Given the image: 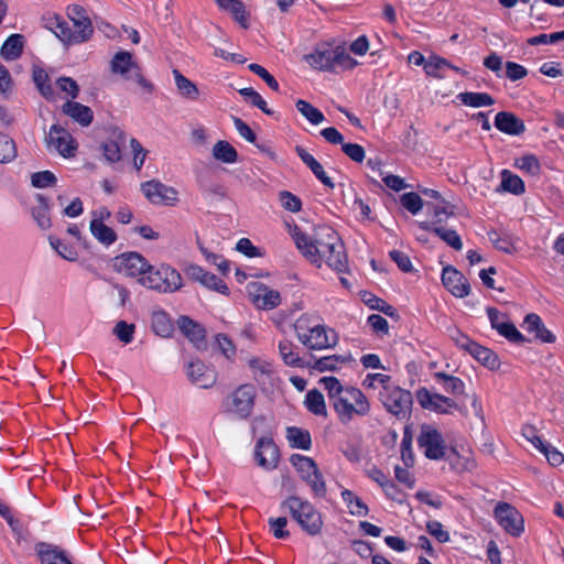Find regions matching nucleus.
I'll use <instances>...</instances> for the list:
<instances>
[{
    "mask_svg": "<svg viewBox=\"0 0 564 564\" xmlns=\"http://www.w3.org/2000/svg\"><path fill=\"white\" fill-rule=\"evenodd\" d=\"M89 230L91 235L102 245L109 246L117 239L116 232L104 223L90 221Z\"/></svg>",
    "mask_w": 564,
    "mask_h": 564,
    "instance_id": "nucleus-39",
    "label": "nucleus"
},
{
    "mask_svg": "<svg viewBox=\"0 0 564 564\" xmlns=\"http://www.w3.org/2000/svg\"><path fill=\"white\" fill-rule=\"evenodd\" d=\"M286 438L294 448L308 449L312 444L308 431L295 426L288 427Z\"/></svg>",
    "mask_w": 564,
    "mask_h": 564,
    "instance_id": "nucleus-36",
    "label": "nucleus"
},
{
    "mask_svg": "<svg viewBox=\"0 0 564 564\" xmlns=\"http://www.w3.org/2000/svg\"><path fill=\"white\" fill-rule=\"evenodd\" d=\"M254 455L262 468L273 469L278 465L279 449L271 438L261 437L256 445Z\"/></svg>",
    "mask_w": 564,
    "mask_h": 564,
    "instance_id": "nucleus-20",
    "label": "nucleus"
},
{
    "mask_svg": "<svg viewBox=\"0 0 564 564\" xmlns=\"http://www.w3.org/2000/svg\"><path fill=\"white\" fill-rule=\"evenodd\" d=\"M247 292L252 304L260 310L270 311L281 304L280 292L261 282H250Z\"/></svg>",
    "mask_w": 564,
    "mask_h": 564,
    "instance_id": "nucleus-15",
    "label": "nucleus"
},
{
    "mask_svg": "<svg viewBox=\"0 0 564 564\" xmlns=\"http://www.w3.org/2000/svg\"><path fill=\"white\" fill-rule=\"evenodd\" d=\"M354 361L355 359L351 354L330 355L322 357L315 360L313 364L308 362L306 368L318 372L337 371L340 369L341 365H349Z\"/></svg>",
    "mask_w": 564,
    "mask_h": 564,
    "instance_id": "nucleus-23",
    "label": "nucleus"
},
{
    "mask_svg": "<svg viewBox=\"0 0 564 564\" xmlns=\"http://www.w3.org/2000/svg\"><path fill=\"white\" fill-rule=\"evenodd\" d=\"M178 327L197 349L205 348V330L199 324L187 316H182L178 319Z\"/></svg>",
    "mask_w": 564,
    "mask_h": 564,
    "instance_id": "nucleus-27",
    "label": "nucleus"
},
{
    "mask_svg": "<svg viewBox=\"0 0 564 564\" xmlns=\"http://www.w3.org/2000/svg\"><path fill=\"white\" fill-rule=\"evenodd\" d=\"M442 282L456 297H465L470 293V284L463 273L447 265L443 269Z\"/></svg>",
    "mask_w": 564,
    "mask_h": 564,
    "instance_id": "nucleus-19",
    "label": "nucleus"
},
{
    "mask_svg": "<svg viewBox=\"0 0 564 564\" xmlns=\"http://www.w3.org/2000/svg\"><path fill=\"white\" fill-rule=\"evenodd\" d=\"M145 198L154 205L174 206L178 202V193L160 181L151 180L141 184Z\"/></svg>",
    "mask_w": 564,
    "mask_h": 564,
    "instance_id": "nucleus-14",
    "label": "nucleus"
},
{
    "mask_svg": "<svg viewBox=\"0 0 564 564\" xmlns=\"http://www.w3.org/2000/svg\"><path fill=\"white\" fill-rule=\"evenodd\" d=\"M447 68L462 73L460 68L452 65L446 58L433 54L427 57L424 72L430 77L443 79Z\"/></svg>",
    "mask_w": 564,
    "mask_h": 564,
    "instance_id": "nucleus-29",
    "label": "nucleus"
},
{
    "mask_svg": "<svg viewBox=\"0 0 564 564\" xmlns=\"http://www.w3.org/2000/svg\"><path fill=\"white\" fill-rule=\"evenodd\" d=\"M293 328L297 340L311 350H323L335 347L338 336L332 328H327L319 316L304 313L300 315Z\"/></svg>",
    "mask_w": 564,
    "mask_h": 564,
    "instance_id": "nucleus-3",
    "label": "nucleus"
},
{
    "mask_svg": "<svg viewBox=\"0 0 564 564\" xmlns=\"http://www.w3.org/2000/svg\"><path fill=\"white\" fill-rule=\"evenodd\" d=\"M248 67L253 74L262 78L271 89L279 90V83L263 66L252 63Z\"/></svg>",
    "mask_w": 564,
    "mask_h": 564,
    "instance_id": "nucleus-59",
    "label": "nucleus"
},
{
    "mask_svg": "<svg viewBox=\"0 0 564 564\" xmlns=\"http://www.w3.org/2000/svg\"><path fill=\"white\" fill-rule=\"evenodd\" d=\"M63 111L83 127L89 126L94 118L89 107L76 101H67L64 104Z\"/></svg>",
    "mask_w": 564,
    "mask_h": 564,
    "instance_id": "nucleus-30",
    "label": "nucleus"
},
{
    "mask_svg": "<svg viewBox=\"0 0 564 564\" xmlns=\"http://www.w3.org/2000/svg\"><path fill=\"white\" fill-rule=\"evenodd\" d=\"M202 285L206 286L207 289L214 290L220 294L228 295L229 289L227 284L217 278L215 274L210 272H206L205 275H203L202 281L199 282Z\"/></svg>",
    "mask_w": 564,
    "mask_h": 564,
    "instance_id": "nucleus-53",
    "label": "nucleus"
},
{
    "mask_svg": "<svg viewBox=\"0 0 564 564\" xmlns=\"http://www.w3.org/2000/svg\"><path fill=\"white\" fill-rule=\"evenodd\" d=\"M149 262L138 252H126L117 256L113 267L119 272L131 278H142L149 270Z\"/></svg>",
    "mask_w": 564,
    "mask_h": 564,
    "instance_id": "nucleus-17",
    "label": "nucleus"
},
{
    "mask_svg": "<svg viewBox=\"0 0 564 564\" xmlns=\"http://www.w3.org/2000/svg\"><path fill=\"white\" fill-rule=\"evenodd\" d=\"M358 65V62L352 58L343 47H334L333 54V72L337 69L350 70Z\"/></svg>",
    "mask_w": 564,
    "mask_h": 564,
    "instance_id": "nucleus-41",
    "label": "nucleus"
},
{
    "mask_svg": "<svg viewBox=\"0 0 564 564\" xmlns=\"http://www.w3.org/2000/svg\"><path fill=\"white\" fill-rule=\"evenodd\" d=\"M469 354L480 364L491 370L498 369L500 366L498 356L489 348L480 346L477 343L471 346V351Z\"/></svg>",
    "mask_w": 564,
    "mask_h": 564,
    "instance_id": "nucleus-34",
    "label": "nucleus"
},
{
    "mask_svg": "<svg viewBox=\"0 0 564 564\" xmlns=\"http://www.w3.org/2000/svg\"><path fill=\"white\" fill-rule=\"evenodd\" d=\"M239 94L245 97L246 100L251 102L254 107H258L267 115H272L273 111L267 107L265 100L257 93L253 88L239 89Z\"/></svg>",
    "mask_w": 564,
    "mask_h": 564,
    "instance_id": "nucleus-52",
    "label": "nucleus"
},
{
    "mask_svg": "<svg viewBox=\"0 0 564 564\" xmlns=\"http://www.w3.org/2000/svg\"><path fill=\"white\" fill-rule=\"evenodd\" d=\"M73 26H70L62 17L53 13L43 17L44 28L54 33L64 44L72 45L88 41L94 32L89 18L79 17L73 19Z\"/></svg>",
    "mask_w": 564,
    "mask_h": 564,
    "instance_id": "nucleus-4",
    "label": "nucleus"
},
{
    "mask_svg": "<svg viewBox=\"0 0 564 564\" xmlns=\"http://www.w3.org/2000/svg\"><path fill=\"white\" fill-rule=\"evenodd\" d=\"M424 228L430 229V227ZM431 230L453 249L460 250L463 248L462 239L455 230L446 229L443 227H433Z\"/></svg>",
    "mask_w": 564,
    "mask_h": 564,
    "instance_id": "nucleus-49",
    "label": "nucleus"
},
{
    "mask_svg": "<svg viewBox=\"0 0 564 564\" xmlns=\"http://www.w3.org/2000/svg\"><path fill=\"white\" fill-rule=\"evenodd\" d=\"M113 334L123 344H130L133 340L135 326L124 321H119L113 327Z\"/></svg>",
    "mask_w": 564,
    "mask_h": 564,
    "instance_id": "nucleus-51",
    "label": "nucleus"
},
{
    "mask_svg": "<svg viewBox=\"0 0 564 564\" xmlns=\"http://www.w3.org/2000/svg\"><path fill=\"white\" fill-rule=\"evenodd\" d=\"M290 232L297 249L312 264L321 268L323 263H326L339 273L347 271L348 259L345 247L334 229L319 227L313 237H308L297 226H294Z\"/></svg>",
    "mask_w": 564,
    "mask_h": 564,
    "instance_id": "nucleus-1",
    "label": "nucleus"
},
{
    "mask_svg": "<svg viewBox=\"0 0 564 564\" xmlns=\"http://www.w3.org/2000/svg\"><path fill=\"white\" fill-rule=\"evenodd\" d=\"M138 282L148 289L161 293H173L183 285L181 274L167 264H161L160 267L149 264V270Z\"/></svg>",
    "mask_w": 564,
    "mask_h": 564,
    "instance_id": "nucleus-6",
    "label": "nucleus"
},
{
    "mask_svg": "<svg viewBox=\"0 0 564 564\" xmlns=\"http://www.w3.org/2000/svg\"><path fill=\"white\" fill-rule=\"evenodd\" d=\"M318 383L326 391L340 424L348 425L356 417H364L370 413V402L360 389L343 384L338 378L333 376L321 378Z\"/></svg>",
    "mask_w": 564,
    "mask_h": 564,
    "instance_id": "nucleus-2",
    "label": "nucleus"
},
{
    "mask_svg": "<svg viewBox=\"0 0 564 564\" xmlns=\"http://www.w3.org/2000/svg\"><path fill=\"white\" fill-rule=\"evenodd\" d=\"M220 9L228 11L243 26H246L247 17L245 4L240 0H216Z\"/></svg>",
    "mask_w": 564,
    "mask_h": 564,
    "instance_id": "nucleus-43",
    "label": "nucleus"
},
{
    "mask_svg": "<svg viewBox=\"0 0 564 564\" xmlns=\"http://www.w3.org/2000/svg\"><path fill=\"white\" fill-rule=\"evenodd\" d=\"M306 409L317 416L327 417V406L323 393L317 389L310 390L304 400Z\"/></svg>",
    "mask_w": 564,
    "mask_h": 564,
    "instance_id": "nucleus-33",
    "label": "nucleus"
},
{
    "mask_svg": "<svg viewBox=\"0 0 564 564\" xmlns=\"http://www.w3.org/2000/svg\"><path fill=\"white\" fill-rule=\"evenodd\" d=\"M187 377L192 383L207 389L216 382V373L200 360H193L187 365Z\"/></svg>",
    "mask_w": 564,
    "mask_h": 564,
    "instance_id": "nucleus-21",
    "label": "nucleus"
},
{
    "mask_svg": "<svg viewBox=\"0 0 564 564\" xmlns=\"http://www.w3.org/2000/svg\"><path fill=\"white\" fill-rule=\"evenodd\" d=\"M33 80L43 97H45L46 99L54 98V90L48 83L50 78L44 69L35 68L33 70Z\"/></svg>",
    "mask_w": 564,
    "mask_h": 564,
    "instance_id": "nucleus-48",
    "label": "nucleus"
},
{
    "mask_svg": "<svg viewBox=\"0 0 564 564\" xmlns=\"http://www.w3.org/2000/svg\"><path fill=\"white\" fill-rule=\"evenodd\" d=\"M278 348L280 357L286 366L295 368H306L308 366V362L299 355L296 345L291 340H281Z\"/></svg>",
    "mask_w": 564,
    "mask_h": 564,
    "instance_id": "nucleus-28",
    "label": "nucleus"
},
{
    "mask_svg": "<svg viewBox=\"0 0 564 564\" xmlns=\"http://www.w3.org/2000/svg\"><path fill=\"white\" fill-rule=\"evenodd\" d=\"M488 238L495 248L502 252L513 253L517 251L514 239L509 235H500L498 231L491 230L488 232Z\"/></svg>",
    "mask_w": 564,
    "mask_h": 564,
    "instance_id": "nucleus-45",
    "label": "nucleus"
},
{
    "mask_svg": "<svg viewBox=\"0 0 564 564\" xmlns=\"http://www.w3.org/2000/svg\"><path fill=\"white\" fill-rule=\"evenodd\" d=\"M45 140L48 150H54L64 158L75 155L77 143L66 129L57 124L52 126Z\"/></svg>",
    "mask_w": 564,
    "mask_h": 564,
    "instance_id": "nucleus-16",
    "label": "nucleus"
},
{
    "mask_svg": "<svg viewBox=\"0 0 564 564\" xmlns=\"http://www.w3.org/2000/svg\"><path fill=\"white\" fill-rule=\"evenodd\" d=\"M31 183L34 187L45 188L56 184V176L51 171H42L32 174Z\"/></svg>",
    "mask_w": 564,
    "mask_h": 564,
    "instance_id": "nucleus-57",
    "label": "nucleus"
},
{
    "mask_svg": "<svg viewBox=\"0 0 564 564\" xmlns=\"http://www.w3.org/2000/svg\"><path fill=\"white\" fill-rule=\"evenodd\" d=\"M341 498L346 503L350 514L357 517H365L368 514V507L366 503L355 495L352 491L345 489L341 491Z\"/></svg>",
    "mask_w": 564,
    "mask_h": 564,
    "instance_id": "nucleus-38",
    "label": "nucleus"
},
{
    "mask_svg": "<svg viewBox=\"0 0 564 564\" xmlns=\"http://www.w3.org/2000/svg\"><path fill=\"white\" fill-rule=\"evenodd\" d=\"M416 399L423 409L435 411L438 413H451L457 408L454 400L440 393H433L425 388L416 392Z\"/></svg>",
    "mask_w": 564,
    "mask_h": 564,
    "instance_id": "nucleus-18",
    "label": "nucleus"
},
{
    "mask_svg": "<svg viewBox=\"0 0 564 564\" xmlns=\"http://www.w3.org/2000/svg\"><path fill=\"white\" fill-rule=\"evenodd\" d=\"M35 551L42 564H73L66 553L53 544L40 542Z\"/></svg>",
    "mask_w": 564,
    "mask_h": 564,
    "instance_id": "nucleus-24",
    "label": "nucleus"
},
{
    "mask_svg": "<svg viewBox=\"0 0 564 564\" xmlns=\"http://www.w3.org/2000/svg\"><path fill=\"white\" fill-rule=\"evenodd\" d=\"M279 200L281 206L288 212L299 213L302 208L301 199L289 191L280 192Z\"/></svg>",
    "mask_w": 564,
    "mask_h": 564,
    "instance_id": "nucleus-55",
    "label": "nucleus"
},
{
    "mask_svg": "<svg viewBox=\"0 0 564 564\" xmlns=\"http://www.w3.org/2000/svg\"><path fill=\"white\" fill-rule=\"evenodd\" d=\"M494 517L508 534L518 538L524 532V519L510 503L498 502L494 509Z\"/></svg>",
    "mask_w": 564,
    "mask_h": 564,
    "instance_id": "nucleus-13",
    "label": "nucleus"
},
{
    "mask_svg": "<svg viewBox=\"0 0 564 564\" xmlns=\"http://www.w3.org/2000/svg\"><path fill=\"white\" fill-rule=\"evenodd\" d=\"M334 47L330 45L317 46L312 53L304 56L313 68L321 72H333Z\"/></svg>",
    "mask_w": 564,
    "mask_h": 564,
    "instance_id": "nucleus-22",
    "label": "nucleus"
},
{
    "mask_svg": "<svg viewBox=\"0 0 564 564\" xmlns=\"http://www.w3.org/2000/svg\"><path fill=\"white\" fill-rule=\"evenodd\" d=\"M417 444L429 459L438 460L445 456V441L438 430L432 425L421 426Z\"/></svg>",
    "mask_w": 564,
    "mask_h": 564,
    "instance_id": "nucleus-12",
    "label": "nucleus"
},
{
    "mask_svg": "<svg viewBox=\"0 0 564 564\" xmlns=\"http://www.w3.org/2000/svg\"><path fill=\"white\" fill-rule=\"evenodd\" d=\"M501 188L505 192L512 193L514 195H520L524 193V183L523 181L516 174H512L509 170H503L501 172Z\"/></svg>",
    "mask_w": 564,
    "mask_h": 564,
    "instance_id": "nucleus-40",
    "label": "nucleus"
},
{
    "mask_svg": "<svg viewBox=\"0 0 564 564\" xmlns=\"http://www.w3.org/2000/svg\"><path fill=\"white\" fill-rule=\"evenodd\" d=\"M427 532L438 542L445 543L449 541V533L444 530L443 524L438 521H429L426 524Z\"/></svg>",
    "mask_w": 564,
    "mask_h": 564,
    "instance_id": "nucleus-62",
    "label": "nucleus"
},
{
    "mask_svg": "<svg viewBox=\"0 0 564 564\" xmlns=\"http://www.w3.org/2000/svg\"><path fill=\"white\" fill-rule=\"evenodd\" d=\"M295 106L297 111L312 124H319L325 120L323 112L306 100L299 99Z\"/></svg>",
    "mask_w": 564,
    "mask_h": 564,
    "instance_id": "nucleus-44",
    "label": "nucleus"
},
{
    "mask_svg": "<svg viewBox=\"0 0 564 564\" xmlns=\"http://www.w3.org/2000/svg\"><path fill=\"white\" fill-rule=\"evenodd\" d=\"M73 26H70L62 17L53 13L43 17L44 28L54 33L64 44L72 45L88 41L94 32L89 18L79 17L73 19Z\"/></svg>",
    "mask_w": 564,
    "mask_h": 564,
    "instance_id": "nucleus-5",
    "label": "nucleus"
},
{
    "mask_svg": "<svg viewBox=\"0 0 564 564\" xmlns=\"http://www.w3.org/2000/svg\"><path fill=\"white\" fill-rule=\"evenodd\" d=\"M514 166L533 176L539 175L541 172V164L533 154H525L516 159Z\"/></svg>",
    "mask_w": 564,
    "mask_h": 564,
    "instance_id": "nucleus-47",
    "label": "nucleus"
},
{
    "mask_svg": "<svg viewBox=\"0 0 564 564\" xmlns=\"http://www.w3.org/2000/svg\"><path fill=\"white\" fill-rule=\"evenodd\" d=\"M457 98L463 105L473 108L488 107L495 104L494 98L487 93L466 91L458 94Z\"/></svg>",
    "mask_w": 564,
    "mask_h": 564,
    "instance_id": "nucleus-35",
    "label": "nucleus"
},
{
    "mask_svg": "<svg viewBox=\"0 0 564 564\" xmlns=\"http://www.w3.org/2000/svg\"><path fill=\"white\" fill-rule=\"evenodd\" d=\"M51 246L57 251V253L68 261H75L77 259L76 250L62 242L59 239H51Z\"/></svg>",
    "mask_w": 564,
    "mask_h": 564,
    "instance_id": "nucleus-61",
    "label": "nucleus"
},
{
    "mask_svg": "<svg viewBox=\"0 0 564 564\" xmlns=\"http://www.w3.org/2000/svg\"><path fill=\"white\" fill-rule=\"evenodd\" d=\"M256 398L257 389L253 384H240L227 397L225 402L226 412L246 420L252 414Z\"/></svg>",
    "mask_w": 564,
    "mask_h": 564,
    "instance_id": "nucleus-8",
    "label": "nucleus"
},
{
    "mask_svg": "<svg viewBox=\"0 0 564 564\" xmlns=\"http://www.w3.org/2000/svg\"><path fill=\"white\" fill-rule=\"evenodd\" d=\"M290 462L301 479L310 486L316 497H324L326 495L327 489L323 475L311 457L294 454L291 456Z\"/></svg>",
    "mask_w": 564,
    "mask_h": 564,
    "instance_id": "nucleus-9",
    "label": "nucleus"
},
{
    "mask_svg": "<svg viewBox=\"0 0 564 564\" xmlns=\"http://www.w3.org/2000/svg\"><path fill=\"white\" fill-rule=\"evenodd\" d=\"M433 376L435 380L443 383V388L446 392L460 394L465 390V383L457 377L449 376L442 371L435 372Z\"/></svg>",
    "mask_w": 564,
    "mask_h": 564,
    "instance_id": "nucleus-42",
    "label": "nucleus"
},
{
    "mask_svg": "<svg viewBox=\"0 0 564 564\" xmlns=\"http://www.w3.org/2000/svg\"><path fill=\"white\" fill-rule=\"evenodd\" d=\"M364 302L372 310H378L380 312H383L384 314L389 316L395 315V310L390 304H387L383 300L370 294L366 293L362 296Z\"/></svg>",
    "mask_w": 564,
    "mask_h": 564,
    "instance_id": "nucleus-54",
    "label": "nucleus"
},
{
    "mask_svg": "<svg viewBox=\"0 0 564 564\" xmlns=\"http://www.w3.org/2000/svg\"><path fill=\"white\" fill-rule=\"evenodd\" d=\"M282 507L289 510L301 528L308 534L316 535L321 532L323 527L322 517L308 501L293 496L284 500Z\"/></svg>",
    "mask_w": 564,
    "mask_h": 564,
    "instance_id": "nucleus-7",
    "label": "nucleus"
},
{
    "mask_svg": "<svg viewBox=\"0 0 564 564\" xmlns=\"http://www.w3.org/2000/svg\"><path fill=\"white\" fill-rule=\"evenodd\" d=\"M178 94L188 100H197L199 98V90L197 86L185 77L180 70L173 69L172 72Z\"/></svg>",
    "mask_w": 564,
    "mask_h": 564,
    "instance_id": "nucleus-32",
    "label": "nucleus"
},
{
    "mask_svg": "<svg viewBox=\"0 0 564 564\" xmlns=\"http://www.w3.org/2000/svg\"><path fill=\"white\" fill-rule=\"evenodd\" d=\"M288 520L284 517L270 518L269 525L276 539H285L290 535V532L285 529Z\"/></svg>",
    "mask_w": 564,
    "mask_h": 564,
    "instance_id": "nucleus-60",
    "label": "nucleus"
},
{
    "mask_svg": "<svg viewBox=\"0 0 564 564\" xmlns=\"http://www.w3.org/2000/svg\"><path fill=\"white\" fill-rule=\"evenodd\" d=\"M495 126L499 131L510 135H519L525 130L523 120L512 112L507 111H501L496 115Z\"/></svg>",
    "mask_w": 564,
    "mask_h": 564,
    "instance_id": "nucleus-25",
    "label": "nucleus"
},
{
    "mask_svg": "<svg viewBox=\"0 0 564 564\" xmlns=\"http://www.w3.org/2000/svg\"><path fill=\"white\" fill-rule=\"evenodd\" d=\"M152 328L155 334L169 337L173 332V324L164 312H155L152 315Z\"/></svg>",
    "mask_w": 564,
    "mask_h": 564,
    "instance_id": "nucleus-46",
    "label": "nucleus"
},
{
    "mask_svg": "<svg viewBox=\"0 0 564 564\" xmlns=\"http://www.w3.org/2000/svg\"><path fill=\"white\" fill-rule=\"evenodd\" d=\"M379 399L384 409L399 419H405L413 403L410 391L404 390L395 384L386 387V390L379 392Z\"/></svg>",
    "mask_w": 564,
    "mask_h": 564,
    "instance_id": "nucleus-10",
    "label": "nucleus"
},
{
    "mask_svg": "<svg viewBox=\"0 0 564 564\" xmlns=\"http://www.w3.org/2000/svg\"><path fill=\"white\" fill-rule=\"evenodd\" d=\"M402 206L413 215L417 214L423 207V200L414 192L405 193L401 196Z\"/></svg>",
    "mask_w": 564,
    "mask_h": 564,
    "instance_id": "nucleus-58",
    "label": "nucleus"
},
{
    "mask_svg": "<svg viewBox=\"0 0 564 564\" xmlns=\"http://www.w3.org/2000/svg\"><path fill=\"white\" fill-rule=\"evenodd\" d=\"M57 87L72 98H76L79 93L77 83L70 77H59L56 82Z\"/></svg>",
    "mask_w": 564,
    "mask_h": 564,
    "instance_id": "nucleus-63",
    "label": "nucleus"
},
{
    "mask_svg": "<svg viewBox=\"0 0 564 564\" xmlns=\"http://www.w3.org/2000/svg\"><path fill=\"white\" fill-rule=\"evenodd\" d=\"M497 332L501 336L509 339L510 341H513V343H524L525 341V338L523 337V335L516 328V326L512 323L508 322L507 319L501 325H499V327L497 328Z\"/></svg>",
    "mask_w": 564,
    "mask_h": 564,
    "instance_id": "nucleus-56",
    "label": "nucleus"
},
{
    "mask_svg": "<svg viewBox=\"0 0 564 564\" xmlns=\"http://www.w3.org/2000/svg\"><path fill=\"white\" fill-rule=\"evenodd\" d=\"M24 37L21 34H11L3 43L0 54L6 61H15L23 52Z\"/></svg>",
    "mask_w": 564,
    "mask_h": 564,
    "instance_id": "nucleus-31",
    "label": "nucleus"
},
{
    "mask_svg": "<svg viewBox=\"0 0 564 564\" xmlns=\"http://www.w3.org/2000/svg\"><path fill=\"white\" fill-rule=\"evenodd\" d=\"M104 156L109 162H118L121 159L120 147L116 141H107L102 144Z\"/></svg>",
    "mask_w": 564,
    "mask_h": 564,
    "instance_id": "nucleus-64",
    "label": "nucleus"
},
{
    "mask_svg": "<svg viewBox=\"0 0 564 564\" xmlns=\"http://www.w3.org/2000/svg\"><path fill=\"white\" fill-rule=\"evenodd\" d=\"M111 72L124 76L139 84L144 90L151 93L153 86L141 74L139 65L132 59L129 52H118L111 59Z\"/></svg>",
    "mask_w": 564,
    "mask_h": 564,
    "instance_id": "nucleus-11",
    "label": "nucleus"
},
{
    "mask_svg": "<svg viewBox=\"0 0 564 564\" xmlns=\"http://www.w3.org/2000/svg\"><path fill=\"white\" fill-rule=\"evenodd\" d=\"M523 328L534 335V338L542 341L552 344L555 341V336L545 327L541 317L536 314H529L523 322Z\"/></svg>",
    "mask_w": 564,
    "mask_h": 564,
    "instance_id": "nucleus-26",
    "label": "nucleus"
},
{
    "mask_svg": "<svg viewBox=\"0 0 564 564\" xmlns=\"http://www.w3.org/2000/svg\"><path fill=\"white\" fill-rule=\"evenodd\" d=\"M17 158V148L14 141L8 135L0 132V162L8 163Z\"/></svg>",
    "mask_w": 564,
    "mask_h": 564,
    "instance_id": "nucleus-50",
    "label": "nucleus"
},
{
    "mask_svg": "<svg viewBox=\"0 0 564 564\" xmlns=\"http://www.w3.org/2000/svg\"><path fill=\"white\" fill-rule=\"evenodd\" d=\"M213 156L223 163L231 164L238 160L236 149L227 141H217L213 148Z\"/></svg>",
    "mask_w": 564,
    "mask_h": 564,
    "instance_id": "nucleus-37",
    "label": "nucleus"
}]
</instances>
